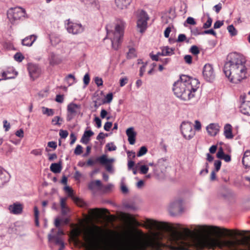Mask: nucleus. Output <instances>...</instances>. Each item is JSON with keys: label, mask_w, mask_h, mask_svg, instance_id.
<instances>
[{"label": "nucleus", "mask_w": 250, "mask_h": 250, "mask_svg": "<svg viewBox=\"0 0 250 250\" xmlns=\"http://www.w3.org/2000/svg\"><path fill=\"white\" fill-rule=\"evenodd\" d=\"M47 147L52 148L53 149H56L57 147V143L55 141H50L47 143Z\"/></svg>", "instance_id": "obj_60"}, {"label": "nucleus", "mask_w": 250, "mask_h": 250, "mask_svg": "<svg viewBox=\"0 0 250 250\" xmlns=\"http://www.w3.org/2000/svg\"><path fill=\"white\" fill-rule=\"evenodd\" d=\"M42 113L48 116H53L54 114V111L53 109L42 107Z\"/></svg>", "instance_id": "obj_36"}, {"label": "nucleus", "mask_w": 250, "mask_h": 250, "mask_svg": "<svg viewBox=\"0 0 250 250\" xmlns=\"http://www.w3.org/2000/svg\"><path fill=\"white\" fill-rule=\"evenodd\" d=\"M190 52L194 55H197L199 54L200 50L196 45H193L190 49Z\"/></svg>", "instance_id": "obj_45"}, {"label": "nucleus", "mask_w": 250, "mask_h": 250, "mask_svg": "<svg viewBox=\"0 0 250 250\" xmlns=\"http://www.w3.org/2000/svg\"><path fill=\"white\" fill-rule=\"evenodd\" d=\"M59 135L62 138L65 139L67 137L68 132L67 130L61 129L60 130Z\"/></svg>", "instance_id": "obj_57"}, {"label": "nucleus", "mask_w": 250, "mask_h": 250, "mask_svg": "<svg viewBox=\"0 0 250 250\" xmlns=\"http://www.w3.org/2000/svg\"><path fill=\"white\" fill-rule=\"evenodd\" d=\"M105 146L109 151H114L117 149V147L114 145L113 143H108Z\"/></svg>", "instance_id": "obj_52"}, {"label": "nucleus", "mask_w": 250, "mask_h": 250, "mask_svg": "<svg viewBox=\"0 0 250 250\" xmlns=\"http://www.w3.org/2000/svg\"><path fill=\"white\" fill-rule=\"evenodd\" d=\"M162 55L164 56H170L174 54L175 48H169L168 46H164L161 48Z\"/></svg>", "instance_id": "obj_31"}, {"label": "nucleus", "mask_w": 250, "mask_h": 250, "mask_svg": "<svg viewBox=\"0 0 250 250\" xmlns=\"http://www.w3.org/2000/svg\"><path fill=\"white\" fill-rule=\"evenodd\" d=\"M7 18L12 24H17L20 20H23L26 16L24 9L16 7L9 9L7 12Z\"/></svg>", "instance_id": "obj_7"}, {"label": "nucleus", "mask_w": 250, "mask_h": 250, "mask_svg": "<svg viewBox=\"0 0 250 250\" xmlns=\"http://www.w3.org/2000/svg\"><path fill=\"white\" fill-rule=\"evenodd\" d=\"M93 135L94 132L91 130L85 131L81 139V142L85 145L87 144L90 137Z\"/></svg>", "instance_id": "obj_25"}, {"label": "nucleus", "mask_w": 250, "mask_h": 250, "mask_svg": "<svg viewBox=\"0 0 250 250\" xmlns=\"http://www.w3.org/2000/svg\"><path fill=\"white\" fill-rule=\"evenodd\" d=\"M81 108V104H78L73 102L70 103L67 106L66 121H71L78 113L77 109Z\"/></svg>", "instance_id": "obj_12"}, {"label": "nucleus", "mask_w": 250, "mask_h": 250, "mask_svg": "<svg viewBox=\"0 0 250 250\" xmlns=\"http://www.w3.org/2000/svg\"><path fill=\"white\" fill-rule=\"evenodd\" d=\"M225 154L224 150L222 147L219 148L218 151L216 154L217 158L222 159L224 155Z\"/></svg>", "instance_id": "obj_49"}, {"label": "nucleus", "mask_w": 250, "mask_h": 250, "mask_svg": "<svg viewBox=\"0 0 250 250\" xmlns=\"http://www.w3.org/2000/svg\"><path fill=\"white\" fill-rule=\"evenodd\" d=\"M117 6L123 9L126 8L131 2L132 0H115Z\"/></svg>", "instance_id": "obj_29"}, {"label": "nucleus", "mask_w": 250, "mask_h": 250, "mask_svg": "<svg viewBox=\"0 0 250 250\" xmlns=\"http://www.w3.org/2000/svg\"><path fill=\"white\" fill-rule=\"evenodd\" d=\"M240 112L248 116H250V101L243 102L240 107Z\"/></svg>", "instance_id": "obj_24"}, {"label": "nucleus", "mask_w": 250, "mask_h": 250, "mask_svg": "<svg viewBox=\"0 0 250 250\" xmlns=\"http://www.w3.org/2000/svg\"><path fill=\"white\" fill-rule=\"evenodd\" d=\"M148 167L146 165H142L140 167V173L143 174H146L148 171Z\"/></svg>", "instance_id": "obj_48"}, {"label": "nucleus", "mask_w": 250, "mask_h": 250, "mask_svg": "<svg viewBox=\"0 0 250 250\" xmlns=\"http://www.w3.org/2000/svg\"><path fill=\"white\" fill-rule=\"evenodd\" d=\"M63 121V119L59 116H55L52 120V123L55 125H61L62 123L60 122Z\"/></svg>", "instance_id": "obj_41"}, {"label": "nucleus", "mask_w": 250, "mask_h": 250, "mask_svg": "<svg viewBox=\"0 0 250 250\" xmlns=\"http://www.w3.org/2000/svg\"><path fill=\"white\" fill-rule=\"evenodd\" d=\"M37 38V36L35 35L28 36L22 40L21 44L24 46H31L36 41Z\"/></svg>", "instance_id": "obj_23"}, {"label": "nucleus", "mask_w": 250, "mask_h": 250, "mask_svg": "<svg viewBox=\"0 0 250 250\" xmlns=\"http://www.w3.org/2000/svg\"><path fill=\"white\" fill-rule=\"evenodd\" d=\"M242 163L246 168L250 167V151L245 152L242 159Z\"/></svg>", "instance_id": "obj_26"}, {"label": "nucleus", "mask_w": 250, "mask_h": 250, "mask_svg": "<svg viewBox=\"0 0 250 250\" xmlns=\"http://www.w3.org/2000/svg\"><path fill=\"white\" fill-rule=\"evenodd\" d=\"M206 129L210 136H215L219 131L220 126L218 124L211 123L206 127Z\"/></svg>", "instance_id": "obj_18"}, {"label": "nucleus", "mask_w": 250, "mask_h": 250, "mask_svg": "<svg viewBox=\"0 0 250 250\" xmlns=\"http://www.w3.org/2000/svg\"><path fill=\"white\" fill-rule=\"evenodd\" d=\"M113 187V184H108L107 185H106V186H104L103 187V188H104V192H108V191H110L112 189Z\"/></svg>", "instance_id": "obj_59"}, {"label": "nucleus", "mask_w": 250, "mask_h": 250, "mask_svg": "<svg viewBox=\"0 0 250 250\" xmlns=\"http://www.w3.org/2000/svg\"><path fill=\"white\" fill-rule=\"evenodd\" d=\"M15 61L18 62H21L24 59V57L21 52H17L14 56Z\"/></svg>", "instance_id": "obj_42"}, {"label": "nucleus", "mask_w": 250, "mask_h": 250, "mask_svg": "<svg viewBox=\"0 0 250 250\" xmlns=\"http://www.w3.org/2000/svg\"><path fill=\"white\" fill-rule=\"evenodd\" d=\"M185 62L188 64H191L192 63V58L189 55H187L184 57Z\"/></svg>", "instance_id": "obj_63"}, {"label": "nucleus", "mask_w": 250, "mask_h": 250, "mask_svg": "<svg viewBox=\"0 0 250 250\" xmlns=\"http://www.w3.org/2000/svg\"><path fill=\"white\" fill-rule=\"evenodd\" d=\"M102 184L101 181L99 180H97L95 181H91L88 183V188L90 190L94 189L96 187H101Z\"/></svg>", "instance_id": "obj_34"}, {"label": "nucleus", "mask_w": 250, "mask_h": 250, "mask_svg": "<svg viewBox=\"0 0 250 250\" xmlns=\"http://www.w3.org/2000/svg\"><path fill=\"white\" fill-rule=\"evenodd\" d=\"M10 179L8 173L0 167V187H2Z\"/></svg>", "instance_id": "obj_22"}, {"label": "nucleus", "mask_w": 250, "mask_h": 250, "mask_svg": "<svg viewBox=\"0 0 250 250\" xmlns=\"http://www.w3.org/2000/svg\"><path fill=\"white\" fill-rule=\"evenodd\" d=\"M120 244H113L109 248V250H134L135 239L129 232H124L121 234H117Z\"/></svg>", "instance_id": "obj_6"}, {"label": "nucleus", "mask_w": 250, "mask_h": 250, "mask_svg": "<svg viewBox=\"0 0 250 250\" xmlns=\"http://www.w3.org/2000/svg\"><path fill=\"white\" fill-rule=\"evenodd\" d=\"M34 211L35 225L36 226H39V211L38 210V208L36 206L34 207Z\"/></svg>", "instance_id": "obj_37"}, {"label": "nucleus", "mask_w": 250, "mask_h": 250, "mask_svg": "<svg viewBox=\"0 0 250 250\" xmlns=\"http://www.w3.org/2000/svg\"><path fill=\"white\" fill-rule=\"evenodd\" d=\"M94 81L98 86H102L103 85V81L101 78L96 77L94 79Z\"/></svg>", "instance_id": "obj_55"}, {"label": "nucleus", "mask_w": 250, "mask_h": 250, "mask_svg": "<svg viewBox=\"0 0 250 250\" xmlns=\"http://www.w3.org/2000/svg\"><path fill=\"white\" fill-rule=\"evenodd\" d=\"M49 64L51 65L54 66L59 64L61 61L58 58L54 53H51L49 57Z\"/></svg>", "instance_id": "obj_33"}, {"label": "nucleus", "mask_w": 250, "mask_h": 250, "mask_svg": "<svg viewBox=\"0 0 250 250\" xmlns=\"http://www.w3.org/2000/svg\"><path fill=\"white\" fill-rule=\"evenodd\" d=\"M50 170L54 173H60L62 169V164L61 162L59 163H52L50 167Z\"/></svg>", "instance_id": "obj_30"}, {"label": "nucleus", "mask_w": 250, "mask_h": 250, "mask_svg": "<svg viewBox=\"0 0 250 250\" xmlns=\"http://www.w3.org/2000/svg\"><path fill=\"white\" fill-rule=\"evenodd\" d=\"M108 161H109L106 155H103L96 158V162H98L100 164L104 166L105 169L108 172L112 173L113 171V168L111 164L107 163Z\"/></svg>", "instance_id": "obj_16"}, {"label": "nucleus", "mask_w": 250, "mask_h": 250, "mask_svg": "<svg viewBox=\"0 0 250 250\" xmlns=\"http://www.w3.org/2000/svg\"><path fill=\"white\" fill-rule=\"evenodd\" d=\"M227 28L231 36H234L237 35V31L232 24L229 25Z\"/></svg>", "instance_id": "obj_38"}, {"label": "nucleus", "mask_w": 250, "mask_h": 250, "mask_svg": "<svg viewBox=\"0 0 250 250\" xmlns=\"http://www.w3.org/2000/svg\"><path fill=\"white\" fill-rule=\"evenodd\" d=\"M112 123L110 122H107L105 123L104 128L105 131H109L110 128L112 127Z\"/></svg>", "instance_id": "obj_62"}, {"label": "nucleus", "mask_w": 250, "mask_h": 250, "mask_svg": "<svg viewBox=\"0 0 250 250\" xmlns=\"http://www.w3.org/2000/svg\"><path fill=\"white\" fill-rule=\"evenodd\" d=\"M88 213L93 217H95L99 213V210L98 208L90 209Z\"/></svg>", "instance_id": "obj_50"}, {"label": "nucleus", "mask_w": 250, "mask_h": 250, "mask_svg": "<svg viewBox=\"0 0 250 250\" xmlns=\"http://www.w3.org/2000/svg\"><path fill=\"white\" fill-rule=\"evenodd\" d=\"M202 33H203V34H211L215 37H216V35H217L216 32L213 29L205 30L203 32H202Z\"/></svg>", "instance_id": "obj_56"}, {"label": "nucleus", "mask_w": 250, "mask_h": 250, "mask_svg": "<svg viewBox=\"0 0 250 250\" xmlns=\"http://www.w3.org/2000/svg\"><path fill=\"white\" fill-rule=\"evenodd\" d=\"M168 164V161L167 158L165 157L159 159L156 164V165H155V168H154V171H155L157 170L158 169H160L162 172L167 168Z\"/></svg>", "instance_id": "obj_17"}, {"label": "nucleus", "mask_w": 250, "mask_h": 250, "mask_svg": "<svg viewBox=\"0 0 250 250\" xmlns=\"http://www.w3.org/2000/svg\"><path fill=\"white\" fill-rule=\"evenodd\" d=\"M203 76L204 79L208 82H212L215 79V74L211 64H206L203 68Z\"/></svg>", "instance_id": "obj_11"}, {"label": "nucleus", "mask_w": 250, "mask_h": 250, "mask_svg": "<svg viewBox=\"0 0 250 250\" xmlns=\"http://www.w3.org/2000/svg\"><path fill=\"white\" fill-rule=\"evenodd\" d=\"M200 30L198 28L195 27L194 28H191V33L192 35L196 36L199 35H203L202 32H200Z\"/></svg>", "instance_id": "obj_51"}, {"label": "nucleus", "mask_w": 250, "mask_h": 250, "mask_svg": "<svg viewBox=\"0 0 250 250\" xmlns=\"http://www.w3.org/2000/svg\"><path fill=\"white\" fill-rule=\"evenodd\" d=\"M113 99V94L112 93H109L107 94L105 98V99H104L103 101V103L106 104V103H110Z\"/></svg>", "instance_id": "obj_43"}, {"label": "nucleus", "mask_w": 250, "mask_h": 250, "mask_svg": "<svg viewBox=\"0 0 250 250\" xmlns=\"http://www.w3.org/2000/svg\"><path fill=\"white\" fill-rule=\"evenodd\" d=\"M64 190L68 194L69 197H71L72 199L77 204L80 206H83L84 204L83 202L79 198L75 197L73 195V190L69 186H65L64 188Z\"/></svg>", "instance_id": "obj_20"}, {"label": "nucleus", "mask_w": 250, "mask_h": 250, "mask_svg": "<svg viewBox=\"0 0 250 250\" xmlns=\"http://www.w3.org/2000/svg\"><path fill=\"white\" fill-rule=\"evenodd\" d=\"M99 237V234L93 230L89 231L86 235V238L89 241H95Z\"/></svg>", "instance_id": "obj_32"}, {"label": "nucleus", "mask_w": 250, "mask_h": 250, "mask_svg": "<svg viewBox=\"0 0 250 250\" xmlns=\"http://www.w3.org/2000/svg\"><path fill=\"white\" fill-rule=\"evenodd\" d=\"M55 100L59 103H62L63 102L64 98L63 95L58 94L56 95Z\"/></svg>", "instance_id": "obj_61"}, {"label": "nucleus", "mask_w": 250, "mask_h": 250, "mask_svg": "<svg viewBox=\"0 0 250 250\" xmlns=\"http://www.w3.org/2000/svg\"><path fill=\"white\" fill-rule=\"evenodd\" d=\"M126 134L128 137V141L129 144L133 145L135 144L136 141V136L137 133L134 131L133 127L127 128L126 130Z\"/></svg>", "instance_id": "obj_21"}, {"label": "nucleus", "mask_w": 250, "mask_h": 250, "mask_svg": "<svg viewBox=\"0 0 250 250\" xmlns=\"http://www.w3.org/2000/svg\"><path fill=\"white\" fill-rule=\"evenodd\" d=\"M28 70L30 77L34 80L39 77L41 70L38 65L34 63H28Z\"/></svg>", "instance_id": "obj_15"}, {"label": "nucleus", "mask_w": 250, "mask_h": 250, "mask_svg": "<svg viewBox=\"0 0 250 250\" xmlns=\"http://www.w3.org/2000/svg\"><path fill=\"white\" fill-rule=\"evenodd\" d=\"M224 24L223 21H217L214 24L213 28L214 29L219 28Z\"/></svg>", "instance_id": "obj_64"}, {"label": "nucleus", "mask_w": 250, "mask_h": 250, "mask_svg": "<svg viewBox=\"0 0 250 250\" xmlns=\"http://www.w3.org/2000/svg\"><path fill=\"white\" fill-rule=\"evenodd\" d=\"M67 31L69 33L77 34L83 32L84 28L80 23L68 22L66 26Z\"/></svg>", "instance_id": "obj_14"}, {"label": "nucleus", "mask_w": 250, "mask_h": 250, "mask_svg": "<svg viewBox=\"0 0 250 250\" xmlns=\"http://www.w3.org/2000/svg\"><path fill=\"white\" fill-rule=\"evenodd\" d=\"M221 161L220 160H215L214 163V170L216 172L218 171L221 168Z\"/></svg>", "instance_id": "obj_47"}, {"label": "nucleus", "mask_w": 250, "mask_h": 250, "mask_svg": "<svg viewBox=\"0 0 250 250\" xmlns=\"http://www.w3.org/2000/svg\"><path fill=\"white\" fill-rule=\"evenodd\" d=\"M48 239L49 242H54L56 245H60L63 242L58 235H53L51 233L48 234Z\"/></svg>", "instance_id": "obj_28"}, {"label": "nucleus", "mask_w": 250, "mask_h": 250, "mask_svg": "<svg viewBox=\"0 0 250 250\" xmlns=\"http://www.w3.org/2000/svg\"><path fill=\"white\" fill-rule=\"evenodd\" d=\"M121 190L124 194H127L128 192L127 187L124 184L123 181H122L121 184Z\"/></svg>", "instance_id": "obj_53"}, {"label": "nucleus", "mask_w": 250, "mask_h": 250, "mask_svg": "<svg viewBox=\"0 0 250 250\" xmlns=\"http://www.w3.org/2000/svg\"><path fill=\"white\" fill-rule=\"evenodd\" d=\"M187 40L186 36L184 34H180L179 35L178 37L177 40H176V42H183L184 41H186L187 42H188L189 41L188 40Z\"/></svg>", "instance_id": "obj_44"}, {"label": "nucleus", "mask_w": 250, "mask_h": 250, "mask_svg": "<svg viewBox=\"0 0 250 250\" xmlns=\"http://www.w3.org/2000/svg\"><path fill=\"white\" fill-rule=\"evenodd\" d=\"M186 22L190 25H195L196 23L194 19L191 17H188Z\"/></svg>", "instance_id": "obj_58"}, {"label": "nucleus", "mask_w": 250, "mask_h": 250, "mask_svg": "<svg viewBox=\"0 0 250 250\" xmlns=\"http://www.w3.org/2000/svg\"><path fill=\"white\" fill-rule=\"evenodd\" d=\"M83 81L85 86L87 85L90 82V76L88 73H86L83 78Z\"/></svg>", "instance_id": "obj_54"}, {"label": "nucleus", "mask_w": 250, "mask_h": 250, "mask_svg": "<svg viewBox=\"0 0 250 250\" xmlns=\"http://www.w3.org/2000/svg\"><path fill=\"white\" fill-rule=\"evenodd\" d=\"M125 25L126 23L125 21L118 19L116 21L114 31L111 30H110L108 29V25L105 27L107 36L110 39L112 48L115 50H117L121 44Z\"/></svg>", "instance_id": "obj_4"}, {"label": "nucleus", "mask_w": 250, "mask_h": 250, "mask_svg": "<svg viewBox=\"0 0 250 250\" xmlns=\"http://www.w3.org/2000/svg\"><path fill=\"white\" fill-rule=\"evenodd\" d=\"M137 18V26L141 33H143L147 27V21L149 17L147 13L144 10H138L136 15Z\"/></svg>", "instance_id": "obj_8"}, {"label": "nucleus", "mask_w": 250, "mask_h": 250, "mask_svg": "<svg viewBox=\"0 0 250 250\" xmlns=\"http://www.w3.org/2000/svg\"><path fill=\"white\" fill-rule=\"evenodd\" d=\"M8 209L10 212L14 214H20L21 213L23 210V206L22 204L16 202L9 206Z\"/></svg>", "instance_id": "obj_19"}, {"label": "nucleus", "mask_w": 250, "mask_h": 250, "mask_svg": "<svg viewBox=\"0 0 250 250\" xmlns=\"http://www.w3.org/2000/svg\"><path fill=\"white\" fill-rule=\"evenodd\" d=\"M224 134L228 139L233 138V135L232 133V127L230 124H227L225 125Z\"/></svg>", "instance_id": "obj_27"}, {"label": "nucleus", "mask_w": 250, "mask_h": 250, "mask_svg": "<svg viewBox=\"0 0 250 250\" xmlns=\"http://www.w3.org/2000/svg\"><path fill=\"white\" fill-rule=\"evenodd\" d=\"M136 57V50L134 48H131L127 54V59H132Z\"/></svg>", "instance_id": "obj_40"}, {"label": "nucleus", "mask_w": 250, "mask_h": 250, "mask_svg": "<svg viewBox=\"0 0 250 250\" xmlns=\"http://www.w3.org/2000/svg\"><path fill=\"white\" fill-rule=\"evenodd\" d=\"M74 152L75 155H80L83 152V147L81 145H78L76 146Z\"/></svg>", "instance_id": "obj_46"}, {"label": "nucleus", "mask_w": 250, "mask_h": 250, "mask_svg": "<svg viewBox=\"0 0 250 250\" xmlns=\"http://www.w3.org/2000/svg\"><path fill=\"white\" fill-rule=\"evenodd\" d=\"M205 232H212L218 235L223 233L228 238L219 240L217 241L218 247L222 250H250V237L238 239L236 235H240L237 230L221 228L214 226H203L201 227Z\"/></svg>", "instance_id": "obj_2"}, {"label": "nucleus", "mask_w": 250, "mask_h": 250, "mask_svg": "<svg viewBox=\"0 0 250 250\" xmlns=\"http://www.w3.org/2000/svg\"><path fill=\"white\" fill-rule=\"evenodd\" d=\"M207 16L208 17V20L205 23H204L203 26V28L204 29L209 28L211 26L212 22V20L210 17L209 14L207 13Z\"/></svg>", "instance_id": "obj_35"}, {"label": "nucleus", "mask_w": 250, "mask_h": 250, "mask_svg": "<svg viewBox=\"0 0 250 250\" xmlns=\"http://www.w3.org/2000/svg\"><path fill=\"white\" fill-rule=\"evenodd\" d=\"M182 200L179 199L172 202L169 206L168 211L171 216L181 214L183 211Z\"/></svg>", "instance_id": "obj_10"}, {"label": "nucleus", "mask_w": 250, "mask_h": 250, "mask_svg": "<svg viewBox=\"0 0 250 250\" xmlns=\"http://www.w3.org/2000/svg\"><path fill=\"white\" fill-rule=\"evenodd\" d=\"M181 131L183 137L190 140L195 135V131L192 128V125L190 122H183L180 126Z\"/></svg>", "instance_id": "obj_9"}, {"label": "nucleus", "mask_w": 250, "mask_h": 250, "mask_svg": "<svg viewBox=\"0 0 250 250\" xmlns=\"http://www.w3.org/2000/svg\"><path fill=\"white\" fill-rule=\"evenodd\" d=\"M147 152V148L145 146H141L138 152H137V156L138 157H141L143 156L144 155L146 154V152Z\"/></svg>", "instance_id": "obj_39"}, {"label": "nucleus", "mask_w": 250, "mask_h": 250, "mask_svg": "<svg viewBox=\"0 0 250 250\" xmlns=\"http://www.w3.org/2000/svg\"><path fill=\"white\" fill-rule=\"evenodd\" d=\"M146 223L150 229L172 231L175 236L172 250H190L189 248L192 245V241L189 236L190 230L188 229H183L179 224L174 225L150 219H147Z\"/></svg>", "instance_id": "obj_1"}, {"label": "nucleus", "mask_w": 250, "mask_h": 250, "mask_svg": "<svg viewBox=\"0 0 250 250\" xmlns=\"http://www.w3.org/2000/svg\"><path fill=\"white\" fill-rule=\"evenodd\" d=\"M176 82L182 83L187 86L188 85L196 88H199L200 84V82L198 79L185 75H181L180 80Z\"/></svg>", "instance_id": "obj_13"}, {"label": "nucleus", "mask_w": 250, "mask_h": 250, "mask_svg": "<svg viewBox=\"0 0 250 250\" xmlns=\"http://www.w3.org/2000/svg\"><path fill=\"white\" fill-rule=\"evenodd\" d=\"M198 88L188 85L187 86L182 83L175 82L173 85L172 90L178 98L184 101H187L194 97L195 93Z\"/></svg>", "instance_id": "obj_5"}, {"label": "nucleus", "mask_w": 250, "mask_h": 250, "mask_svg": "<svg viewBox=\"0 0 250 250\" xmlns=\"http://www.w3.org/2000/svg\"><path fill=\"white\" fill-rule=\"evenodd\" d=\"M229 57L230 59L225 63L223 71L231 83H237L246 78V60L235 54H231Z\"/></svg>", "instance_id": "obj_3"}]
</instances>
